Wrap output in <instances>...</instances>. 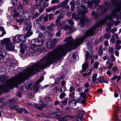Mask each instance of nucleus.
I'll return each mask as SVG.
<instances>
[{
  "label": "nucleus",
  "instance_id": "obj_1",
  "mask_svg": "<svg viewBox=\"0 0 121 121\" xmlns=\"http://www.w3.org/2000/svg\"><path fill=\"white\" fill-rule=\"evenodd\" d=\"M95 26L88 30L82 37L73 40L71 37H69L64 41L67 43L59 47L48 53L42 59L37 63L24 70L19 73L17 76L11 78L3 84V92L6 91L9 89L17 87L21 88L20 83L23 82L30 75L39 71L52 63L53 61L65 56L66 51L75 49L80 44L83 42L84 39L90 35H92L94 33L95 30L97 28Z\"/></svg>",
  "mask_w": 121,
  "mask_h": 121
},
{
  "label": "nucleus",
  "instance_id": "obj_2",
  "mask_svg": "<svg viewBox=\"0 0 121 121\" xmlns=\"http://www.w3.org/2000/svg\"><path fill=\"white\" fill-rule=\"evenodd\" d=\"M113 4L116 5V8L115 10L112 12L110 15L106 16L104 19L101 21L100 23L101 25H102L106 22L108 19L109 21H112L113 19L112 18H116L118 20H121V13L117 14L116 12L119 11L121 9V4L119 3L117 0H110Z\"/></svg>",
  "mask_w": 121,
  "mask_h": 121
},
{
  "label": "nucleus",
  "instance_id": "obj_3",
  "mask_svg": "<svg viewBox=\"0 0 121 121\" xmlns=\"http://www.w3.org/2000/svg\"><path fill=\"white\" fill-rule=\"evenodd\" d=\"M41 40L40 38L38 39L36 38L31 40L30 43L31 48L30 49V52L35 53L39 51V47L42 46L43 44L42 41H40Z\"/></svg>",
  "mask_w": 121,
  "mask_h": 121
},
{
  "label": "nucleus",
  "instance_id": "obj_4",
  "mask_svg": "<svg viewBox=\"0 0 121 121\" xmlns=\"http://www.w3.org/2000/svg\"><path fill=\"white\" fill-rule=\"evenodd\" d=\"M76 11L78 12V16L82 17L80 19V23L83 24L85 21L86 18L84 16V14L87 12L86 10L82 11L79 7H77Z\"/></svg>",
  "mask_w": 121,
  "mask_h": 121
},
{
  "label": "nucleus",
  "instance_id": "obj_5",
  "mask_svg": "<svg viewBox=\"0 0 121 121\" xmlns=\"http://www.w3.org/2000/svg\"><path fill=\"white\" fill-rule=\"evenodd\" d=\"M59 39L55 38L53 39H49L46 43V46L48 48L51 49L53 48L56 43L59 41Z\"/></svg>",
  "mask_w": 121,
  "mask_h": 121
},
{
  "label": "nucleus",
  "instance_id": "obj_6",
  "mask_svg": "<svg viewBox=\"0 0 121 121\" xmlns=\"http://www.w3.org/2000/svg\"><path fill=\"white\" fill-rule=\"evenodd\" d=\"M26 40V37L23 35H19L13 37V43H16L21 41L24 42Z\"/></svg>",
  "mask_w": 121,
  "mask_h": 121
},
{
  "label": "nucleus",
  "instance_id": "obj_7",
  "mask_svg": "<svg viewBox=\"0 0 121 121\" xmlns=\"http://www.w3.org/2000/svg\"><path fill=\"white\" fill-rule=\"evenodd\" d=\"M81 100V97H80L78 99L76 100H73L71 101L69 103V107L71 108L74 109H76L78 108V106L77 105V102H79Z\"/></svg>",
  "mask_w": 121,
  "mask_h": 121
},
{
  "label": "nucleus",
  "instance_id": "obj_8",
  "mask_svg": "<svg viewBox=\"0 0 121 121\" xmlns=\"http://www.w3.org/2000/svg\"><path fill=\"white\" fill-rule=\"evenodd\" d=\"M1 43L3 44H5L6 49H10L9 47L8 44L10 43V40L9 38H4L1 41Z\"/></svg>",
  "mask_w": 121,
  "mask_h": 121
},
{
  "label": "nucleus",
  "instance_id": "obj_9",
  "mask_svg": "<svg viewBox=\"0 0 121 121\" xmlns=\"http://www.w3.org/2000/svg\"><path fill=\"white\" fill-rule=\"evenodd\" d=\"M99 80L97 81L96 83H108V82L107 79L104 78L103 76H100L98 78Z\"/></svg>",
  "mask_w": 121,
  "mask_h": 121
},
{
  "label": "nucleus",
  "instance_id": "obj_10",
  "mask_svg": "<svg viewBox=\"0 0 121 121\" xmlns=\"http://www.w3.org/2000/svg\"><path fill=\"white\" fill-rule=\"evenodd\" d=\"M56 6L58 7V9L61 7H62L63 9H68L69 8V7L67 4L63 2H61L60 5Z\"/></svg>",
  "mask_w": 121,
  "mask_h": 121
},
{
  "label": "nucleus",
  "instance_id": "obj_11",
  "mask_svg": "<svg viewBox=\"0 0 121 121\" xmlns=\"http://www.w3.org/2000/svg\"><path fill=\"white\" fill-rule=\"evenodd\" d=\"M34 106H33L36 108H37L39 110H41L43 108H45L46 107V105L44 104H43L40 105H38L37 104H35Z\"/></svg>",
  "mask_w": 121,
  "mask_h": 121
},
{
  "label": "nucleus",
  "instance_id": "obj_12",
  "mask_svg": "<svg viewBox=\"0 0 121 121\" xmlns=\"http://www.w3.org/2000/svg\"><path fill=\"white\" fill-rule=\"evenodd\" d=\"M88 67V65L87 63L85 62L82 65V70L80 71L81 73L82 74L87 69Z\"/></svg>",
  "mask_w": 121,
  "mask_h": 121
},
{
  "label": "nucleus",
  "instance_id": "obj_13",
  "mask_svg": "<svg viewBox=\"0 0 121 121\" xmlns=\"http://www.w3.org/2000/svg\"><path fill=\"white\" fill-rule=\"evenodd\" d=\"M58 7L56 6H53L46 9V10L47 12H51L52 11H53L54 12L56 9H58Z\"/></svg>",
  "mask_w": 121,
  "mask_h": 121
},
{
  "label": "nucleus",
  "instance_id": "obj_14",
  "mask_svg": "<svg viewBox=\"0 0 121 121\" xmlns=\"http://www.w3.org/2000/svg\"><path fill=\"white\" fill-rule=\"evenodd\" d=\"M68 100V99L66 98L63 100L60 101V106L61 107H63L66 105L67 104Z\"/></svg>",
  "mask_w": 121,
  "mask_h": 121
},
{
  "label": "nucleus",
  "instance_id": "obj_15",
  "mask_svg": "<svg viewBox=\"0 0 121 121\" xmlns=\"http://www.w3.org/2000/svg\"><path fill=\"white\" fill-rule=\"evenodd\" d=\"M24 23L25 24L28 25L26 28V30H28L29 28L30 29L31 28V26L30 25V21L28 20H26V21H25Z\"/></svg>",
  "mask_w": 121,
  "mask_h": 121
},
{
  "label": "nucleus",
  "instance_id": "obj_16",
  "mask_svg": "<svg viewBox=\"0 0 121 121\" xmlns=\"http://www.w3.org/2000/svg\"><path fill=\"white\" fill-rule=\"evenodd\" d=\"M55 26V24H52L49 26L47 27V28L48 30H50L51 31L53 30Z\"/></svg>",
  "mask_w": 121,
  "mask_h": 121
},
{
  "label": "nucleus",
  "instance_id": "obj_17",
  "mask_svg": "<svg viewBox=\"0 0 121 121\" xmlns=\"http://www.w3.org/2000/svg\"><path fill=\"white\" fill-rule=\"evenodd\" d=\"M8 77L7 76L2 75L0 77V82H2L6 79Z\"/></svg>",
  "mask_w": 121,
  "mask_h": 121
},
{
  "label": "nucleus",
  "instance_id": "obj_18",
  "mask_svg": "<svg viewBox=\"0 0 121 121\" xmlns=\"http://www.w3.org/2000/svg\"><path fill=\"white\" fill-rule=\"evenodd\" d=\"M9 47L10 49H7L9 50L10 51H11L14 49V44L11 42L8 44Z\"/></svg>",
  "mask_w": 121,
  "mask_h": 121
},
{
  "label": "nucleus",
  "instance_id": "obj_19",
  "mask_svg": "<svg viewBox=\"0 0 121 121\" xmlns=\"http://www.w3.org/2000/svg\"><path fill=\"white\" fill-rule=\"evenodd\" d=\"M103 48L102 47V46H100L98 52V54L99 56H101L103 55Z\"/></svg>",
  "mask_w": 121,
  "mask_h": 121
},
{
  "label": "nucleus",
  "instance_id": "obj_20",
  "mask_svg": "<svg viewBox=\"0 0 121 121\" xmlns=\"http://www.w3.org/2000/svg\"><path fill=\"white\" fill-rule=\"evenodd\" d=\"M0 30L2 32V35H0V37H2L3 35L6 34V32L4 30V28L0 27Z\"/></svg>",
  "mask_w": 121,
  "mask_h": 121
},
{
  "label": "nucleus",
  "instance_id": "obj_21",
  "mask_svg": "<svg viewBox=\"0 0 121 121\" xmlns=\"http://www.w3.org/2000/svg\"><path fill=\"white\" fill-rule=\"evenodd\" d=\"M20 46L21 49H25L28 47L24 43H21Z\"/></svg>",
  "mask_w": 121,
  "mask_h": 121
},
{
  "label": "nucleus",
  "instance_id": "obj_22",
  "mask_svg": "<svg viewBox=\"0 0 121 121\" xmlns=\"http://www.w3.org/2000/svg\"><path fill=\"white\" fill-rule=\"evenodd\" d=\"M65 120H69L73 119L74 117L72 115L65 116Z\"/></svg>",
  "mask_w": 121,
  "mask_h": 121
},
{
  "label": "nucleus",
  "instance_id": "obj_23",
  "mask_svg": "<svg viewBox=\"0 0 121 121\" xmlns=\"http://www.w3.org/2000/svg\"><path fill=\"white\" fill-rule=\"evenodd\" d=\"M97 75V74H94L92 76V80L94 83L96 80Z\"/></svg>",
  "mask_w": 121,
  "mask_h": 121
},
{
  "label": "nucleus",
  "instance_id": "obj_24",
  "mask_svg": "<svg viewBox=\"0 0 121 121\" xmlns=\"http://www.w3.org/2000/svg\"><path fill=\"white\" fill-rule=\"evenodd\" d=\"M66 94L64 92H62L59 95V98L61 99H63L65 98V96Z\"/></svg>",
  "mask_w": 121,
  "mask_h": 121
},
{
  "label": "nucleus",
  "instance_id": "obj_25",
  "mask_svg": "<svg viewBox=\"0 0 121 121\" xmlns=\"http://www.w3.org/2000/svg\"><path fill=\"white\" fill-rule=\"evenodd\" d=\"M42 36L43 34L42 33H40L39 34L38 37L37 38V39H39V38H40L41 39V41H40L41 42V41L42 42V43H44V40L43 39Z\"/></svg>",
  "mask_w": 121,
  "mask_h": 121
},
{
  "label": "nucleus",
  "instance_id": "obj_26",
  "mask_svg": "<svg viewBox=\"0 0 121 121\" xmlns=\"http://www.w3.org/2000/svg\"><path fill=\"white\" fill-rule=\"evenodd\" d=\"M76 14L75 13V12H73L72 13V18H75V19L76 20H78L79 19V17H76Z\"/></svg>",
  "mask_w": 121,
  "mask_h": 121
},
{
  "label": "nucleus",
  "instance_id": "obj_27",
  "mask_svg": "<svg viewBox=\"0 0 121 121\" xmlns=\"http://www.w3.org/2000/svg\"><path fill=\"white\" fill-rule=\"evenodd\" d=\"M57 119L59 121H64L65 120V116L60 117L57 118Z\"/></svg>",
  "mask_w": 121,
  "mask_h": 121
},
{
  "label": "nucleus",
  "instance_id": "obj_28",
  "mask_svg": "<svg viewBox=\"0 0 121 121\" xmlns=\"http://www.w3.org/2000/svg\"><path fill=\"white\" fill-rule=\"evenodd\" d=\"M100 0H94L92 1V2L94 4L95 6H96L98 5Z\"/></svg>",
  "mask_w": 121,
  "mask_h": 121
},
{
  "label": "nucleus",
  "instance_id": "obj_29",
  "mask_svg": "<svg viewBox=\"0 0 121 121\" xmlns=\"http://www.w3.org/2000/svg\"><path fill=\"white\" fill-rule=\"evenodd\" d=\"M43 76L41 77L37 81L36 84L37 85H38L39 83L41 82L43 80Z\"/></svg>",
  "mask_w": 121,
  "mask_h": 121
},
{
  "label": "nucleus",
  "instance_id": "obj_30",
  "mask_svg": "<svg viewBox=\"0 0 121 121\" xmlns=\"http://www.w3.org/2000/svg\"><path fill=\"white\" fill-rule=\"evenodd\" d=\"M107 2H105V6L104 7H103V8L104 9V10H103V12H105L107 11L108 9V5L106 4Z\"/></svg>",
  "mask_w": 121,
  "mask_h": 121
},
{
  "label": "nucleus",
  "instance_id": "obj_31",
  "mask_svg": "<svg viewBox=\"0 0 121 121\" xmlns=\"http://www.w3.org/2000/svg\"><path fill=\"white\" fill-rule=\"evenodd\" d=\"M112 22L113 24V26L114 24L115 26H117L119 23L120 21H115V20H113L112 21Z\"/></svg>",
  "mask_w": 121,
  "mask_h": 121
},
{
  "label": "nucleus",
  "instance_id": "obj_32",
  "mask_svg": "<svg viewBox=\"0 0 121 121\" xmlns=\"http://www.w3.org/2000/svg\"><path fill=\"white\" fill-rule=\"evenodd\" d=\"M49 116L52 118H54L56 117L57 116L56 112L52 113L49 114Z\"/></svg>",
  "mask_w": 121,
  "mask_h": 121
},
{
  "label": "nucleus",
  "instance_id": "obj_33",
  "mask_svg": "<svg viewBox=\"0 0 121 121\" xmlns=\"http://www.w3.org/2000/svg\"><path fill=\"white\" fill-rule=\"evenodd\" d=\"M114 48L113 47H109L108 48L109 52L111 54L113 53V50Z\"/></svg>",
  "mask_w": 121,
  "mask_h": 121
},
{
  "label": "nucleus",
  "instance_id": "obj_34",
  "mask_svg": "<svg viewBox=\"0 0 121 121\" xmlns=\"http://www.w3.org/2000/svg\"><path fill=\"white\" fill-rule=\"evenodd\" d=\"M24 20L23 19H16V22L19 23H22Z\"/></svg>",
  "mask_w": 121,
  "mask_h": 121
},
{
  "label": "nucleus",
  "instance_id": "obj_35",
  "mask_svg": "<svg viewBox=\"0 0 121 121\" xmlns=\"http://www.w3.org/2000/svg\"><path fill=\"white\" fill-rule=\"evenodd\" d=\"M104 36L105 38H106L107 39H109L110 38L111 35L107 33L104 35Z\"/></svg>",
  "mask_w": 121,
  "mask_h": 121
},
{
  "label": "nucleus",
  "instance_id": "obj_36",
  "mask_svg": "<svg viewBox=\"0 0 121 121\" xmlns=\"http://www.w3.org/2000/svg\"><path fill=\"white\" fill-rule=\"evenodd\" d=\"M10 108L13 109H16V110H17V108H18V107L17 106H14L13 104H12V106L11 105H10Z\"/></svg>",
  "mask_w": 121,
  "mask_h": 121
},
{
  "label": "nucleus",
  "instance_id": "obj_37",
  "mask_svg": "<svg viewBox=\"0 0 121 121\" xmlns=\"http://www.w3.org/2000/svg\"><path fill=\"white\" fill-rule=\"evenodd\" d=\"M60 18H59V17H57L56 20L55 21L56 22V25L58 26L59 23L60 22Z\"/></svg>",
  "mask_w": 121,
  "mask_h": 121
},
{
  "label": "nucleus",
  "instance_id": "obj_38",
  "mask_svg": "<svg viewBox=\"0 0 121 121\" xmlns=\"http://www.w3.org/2000/svg\"><path fill=\"white\" fill-rule=\"evenodd\" d=\"M89 53L88 52H86L85 54V60L87 61V59L89 58Z\"/></svg>",
  "mask_w": 121,
  "mask_h": 121
},
{
  "label": "nucleus",
  "instance_id": "obj_39",
  "mask_svg": "<svg viewBox=\"0 0 121 121\" xmlns=\"http://www.w3.org/2000/svg\"><path fill=\"white\" fill-rule=\"evenodd\" d=\"M110 59L111 61L112 62H114L116 60L114 56L113 55H111Z\"/></svg>",
  "mask_w": 121,
  "mask_h": 121
},
{
  "label": "nucleus",
  "instance_id": "obj_40",
  "mask_svg": "<svg viewBox=\"0 0 121 121\" xmlns=\"http://www.w3.org/2000/svg\"><path fill=\"white\" fill-rule=\"evenodd\" d=\"M43 6L44 8H45L48 6V3L46 2H43L42 3Z\"/></svg>",
  "mask_w": 121,
  "mask_h": 121
},
{
  "label": "nucleus",
  "instance_id": "obj_41",
  "mask_svg": "<svg viewBox=\"0 0 121 121\" xmlns=\"http://www.w3.org/2000/svg\"><path fill=\"white\" fill-rule=\"evenodd\" d=\"M59 2V0H52L51 1V3L53 4L55 3H58Z\"/></svg>",
  "mask_w": 121,
  "mask_h": 121
},
{
  "label": "nucleus",
  "instance_id": "obj_42",
  "mask_svg": "<svg viewBox=\"0 0 121 121\" xmlns=\"http://www.w3.org/2000/svg\"><path fill=\"white\" fill-rule=\"evenodd\" d=\"M67 21L69 23V24L71 25H72L74 24L73 20L71 19L68 20Z\"/></svg>",
  "mask_w": 121,
  "mask_h": 121
},
{
  "label": "nucleus",
  "instance_id": "obj_43",
  "mask_svg": "<svg viewBox=\"0 0 121 121\" xmlns=\"http://www.w3.org/2000/svg\"><path fill=\"white\" fill-rule=\"evenodd\" d=\"M113 65V62H111L110 63L108 67V69H110L112 67Z\"/></svg>",
  "mask_w": 121,
  "mask_h": 121
},
{
  "label": "nucleus",
  "instance_id": "obj_44",
  "mask_svg": "<svg viewBox=\"0 0 121 121\" xmlns=\"http://www.w3.org/2000/svg\"><path fill=\"white\" fill-rule=\"evenodd\" d=\"M106 31L108 33H110L111 30V28L110 27H107L106 29Z\"/></svg>",
  "mask_w": 121,
  "mask_h": 121
},
{
  "label": "nucleus",
  "instance_id": "obj_45",
  "mask_svg": "<svg viewBox=\"0 0 121 121\" xmlns=\"http://www.w3.org/2000/svg\"><path fill=\"white\" fill-rule=\"evenodd\" d=\"M99 64V63L98 62H95L94 65V68L95 69L97 68L98 67Z\"/></svg>",
  "mask_w": 121,
  "mask_h": 121
},
{
  "label": "nucleus",
  "instance_id": "obj_46",
  "mask_svg": "<svg viewBox=\"0 0 121 121\" xmlns=\"http://www.w3.org/2000/svg\"><path fill=\"white\" fill-rule=\"evenodd\" d=\"M33 34L32 32L28 31L26 34V36L27 37H29Z\"/></svg>",
  "mask_w": 121,
  "mask_h": 121
},
{
  "label": "nucleus",
  "instance_id": "obj_47",
  "mask_svg": "<svg viewBox=\"0 0 121 121\" xmlns=\"http://www.w3.org/2000/svg\"><path fill=\"white\" fill-rule=\"evenodd\" d=\"M39 15V14L38 13H36L32 17L33 18H35L37 17Z\"/></svg>",
  "mask_w": 121,
  "mask_h": 121
},
{
  "label": "nucleus",
  "instance_id": "obj_48",
  "mask_svg": "<svg viewBox=\"0 0 121 121\" xmlns=\"http://www.w3.org/2000/svg\"><path fill=\"white\" fill-rule=\"evenodd\" d=\"M88 7H89L90 9H91L93 7V6L91 2L88 3Z\"/></svg>",
  "mask_w": 121,
  "mask_h": 121
},
{
  "label": "nucleus",
  "instance_id": "obj_49",
  "mask_svg": "<svg viewBox=\"0 0 121 121\" xmlns=\"http://www.w3.org/2000/svg\"><path fill=\"white\" fill-rule=\"evenodd\" d=\"M75 90V89L72 86H71L69 88V91L71 92H73Z\"/></svg>",
  "mask_w": 121,
  "mask_h": 121
},
{
  "label": "nucleus",
  "instance_id": "obj_50",
  "mask_svg": "<svg viewBox=\"0 0 121 121\" xmlns=\"http://www.w3.org/2000/svg\"><path fill=\"white\" fill-rule=\"evenodd\" d=\"M106 25L108 26H113V24L112 22V21L111 22H107L106 24Z\"/></svg>",
  "mask_w": 121,
  "mask_h": 121
},
{
  "label": "nucleus",
  "instance_id": "obj_51",
  "mask_svg": "<svg viewBox=\"0 0 121 121\" xmlns=\"http://www.w3.org/2000/svg\"><path fill=\"white\" fill-rule=\"evenodd\" d=\"M121 48V46L119 45H116L115 48L118 50Z\"/></svg>",
  "mask_w": 121,
  "mask_h": 121
},
{
  "label": "nucleus",
  "instance_id": "obj_52",
  "mask_svg": "<svg viewBox=\"0 0 121 121\" xmlns=\"http://www.w3.org/2000/svg\"><path fill=\"white\" fill-rule=\"evenodd\" d=\"M82 115L80 113H79L76 116V117L77 118H79L81 120H82Z\"/></svg>",
  "mask_w": 121,
  "mask_h": 121
},
{
  "label": "nucleus",
  "instance_id": "obj_53",
  "mask_svg": "<svg viewBox=\"0 0 121 121\" xmlns=\"http://www.w3.org/2000/svg\"><path fill=\"white\" fill-rule=\"evenodd\" d=\"M23 5L22 4H19L17 7V9H23Z\"/></svg>",
  "mask_w": 121,
  "mask_h": 121
},
{
  "label": "nucleus",
  "instance_id": "obj_54",
  "mask_svg": "<svg viewBox=\"0 0 121 121\" xmlns=\"http://www.w3.org/2000/svg\"><path fill=\"white\" fill-rule=\"evenodd\" d=\"M80 95L83 98H85L86 97V95L84 92L81 93Z\"/></svg>",
  "mask_w": 121,
  "mask_h": 121
},
{
  "label": "nucleus",
  "instance_id": "obj_55",
  "mask_svg": "<svg viewBox=\"0 0 121 121\" xmlns=\"http://www.w3.org/2000/svg\"><path fill=\"white\" fill-rule=\"evenodd\" d=\"M43 15H42L40 16L38 19H36V21L37 22H38L39 21H41V20H42L43 18Z\"/></svg>",
  "mask_w": 121,
  "mask_h": 121
},
{
  "label": "nucleus",
  "instance_id": "obj_56",
  "mask_svg": "<svg viewBox=\"0 0 121 121\" xmlns=\"http://www.w3.org/2000/svg\"><path fill=\"white\" fill-rule=\"evenodd\" d=\"M17 112L20 113H22V112L23 108H20L19 109L17 108L16 110Z\"/></svg>",
  "mask_w": 121,
  "mask_h": 121
},
{
  "label": "nucleus",
  "instance_id": "obj_57",
  "mask_svg": "<svg viewBox=\"0 0 121 121\" xmlns=\"http://www.w3.org/2000/svg\"><path fill=\"white\" fill-rule=\"evenodd\" d=\"M68 30L70 31L73 32L74 31L73 30V27H72L70 26L69 25V27H68Z\"/></svg>",
  "mask_w": 121,
  "mask_h": 121
},
{
  "label": "nucleus",
  "instance_id": "obj_58",
  "mask_svg": "<svg viewBox=\"0 0 121 121\" xmlns=\"http://www.w3.org/2000/svg\"><path fill=\"white\" fill-rule=\"evenodd\" d=\"M53 14L52 13H51L49 14V20H51L52 19V18L53 17Z\"/></svg>",
  "mask_w": 121,
  "mask_h": 121
},
{
  "label": "nucleus",
  "instance_id": "obj_59",
  "mask_svg": "<svg viewBox=\"0 0 121 121\" xmlns=\"http://www.w3.org/2000/svg\"><path fill=\"white\" fill-rule=\"evenodd\" d=\"M75 1L74 0H73L70 3V4L71 6H74L75 4Z\"/></svg>",
  "mask_w": 121,
  "mask_h": 121
},
{
  "label": "nucleus",
  "instance_id": "obj_60",
  "mask_svg": "<svg viewBox=\"0 0 121 121\" xmlns=\"http://www.w3.org/2000/svg\"><path fill=\"white\" fill-rule=\"evenodd\" d=\"M62 29H63V27L62 26V24H60L58 27V31L60 32Z\"/></svg>",
  "mask_w": 121,
  "mask_h": 121
},
{
  "label": "nucleus",
  "instance_id": "obj_61",
  "mask_svg": "<svg viewBox=\"0 0 121 121\" xmlns=\"http://www.w3.org/2000/svg\"><path fill=\"white\" fill-rule=\"evenodd\" d=\"M118 69L116 66H114L113 67L112 69V71L113 72H115L117 69Z\"/></svg>",
  "mask_w": 121,
  "mask_h": 121
},
{
  "label": "nucleus",
  "instance_id": "obj_62",
  "mask_svg": "<svg viewBox=\"0 0 121 121\" xmlns=\"http://www.w3.org/2000/svg\"><path fill=\"white\" fill-rule=\"evenodd\" d=\"M41 29L43 31L45 30L46 29V27L45 26L43 25H42L40 27Z\"/></svg>",
  "mask_w": 121,
  "mask_h": 121
},
{
  "label": "nucleus",
  "instance_id": "obj_63",
  "mask_svg": "<svg viewBox=\"0 0 121 121\" xmlns=\"http://www.w3.org/2000/svg\"><path fill=\"white\" fill-rule=\"evenodd\" d=\"M19 15V13L18 12L16 13L13 15V16L14 17H18Z\"/></svg>",
  "mask_w": 121,
  "mask_h": 121
},
{
  "label": "nucleus",
  "instance_id": "obj_64",
  "mask_svg": "<svg viewBox=\"0 0 121 121\" xmlns=\"http://www.w3.org/2000/svg\"><path fill=\"white\" fill-rule=\"evenodd\" d=\"M68 27H69V25H65L63 27V29L64 30H65L68 29Z\"/></svg>",
  "mask_w": 121,
  "mask_h": 121
}]
</instances>
